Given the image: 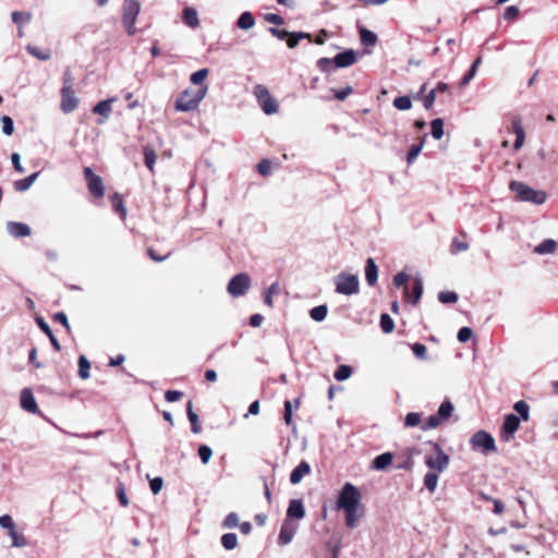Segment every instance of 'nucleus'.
I'll use <instances>...</instances> for the list:
<instances>
[{
  "label": "nucleus",
  "mask_w": 558,
  "mask_h": 558,
  "mask_svg": "<svg viewBox=\"0 0 558 558\" xmlns=\"http://www.w3.org/2000/svg\"><path fill=\"white\" fill-rule=\"evenodd\" d=\"M422 422V414L417 412H410L405 415L404 425L405 427H416Z\"/></svg>",
  "instance_id": "49530a36"
},
{
  "label": "nucleus",
  "mask_w": 558,
  "mask_h": 558,
  "mask_svg": "<svg viewBox=\"0 0 558 558\" xmlns=\"http://www.w3.org/2000/svg\"><path fill=\"white\" fill-rule=\"evenodd\" d=\"M257 169L262 175H268L271 172V163L269 160L264 159L258 163Z\"/></svg>",
  "instance_id": "774afa93"
},
{
  "label": "nucleus",
  "mask_w": 558,
  "mask_h": 558,
  "mask_svg": "<svg viewBox=\"0 0 558 558\" xmlns=\"http://www.w3.org/2000/svg\"><path fill=\"white\" fill-rule=\"evenodd\" d=\"M442 421L438 417L437 414L429 415L426 422L421 426L422 430H428L437 428L441 425Z\"/></svg>",
  "instance_id": "09e8293b"
},
{
  "label": "nucleus",
  "mask_w": 558,
  "mask_h": 558,
  "mask_svg": "<svg viewBox=\"0 0 558 558\" xmlns=\"http://www.w3.org/2000/svg\"><path fill=\"white\" fill-rule=\"evenodd\" d=\"M140 12L141 3L137 0H124L122 22L129 35L136 32L135 22Z\"/></svg>",
  "instance_id": "423d86ee"
},
{
  "label": "nucleus",
  "mask_w": 558,
  "mask_h": 558,
  "mask_svg": "<svg viewBox=\"0 0 558 558\" xmlns=\"http://www.w3.org/2000/svg\"><path fill=\"white\" fill-rule=\"evenodd\" d=\"M208 93V86L190 87L184 89L177 98V110L192 111L196 110Z\"/></svg>",
  "instance_id": "f03ea898"
},
{
  "label": "nucleus",
  "mask_w": 558,
  "mask_h": 558,
  "mask_svg": "<svg viewBox=\"0 0 558 558\" xmlns=\"http://www.w3.org/2000/svg\"><path fill=\"white\" fill-rule=\"evenodd\" d=\"M257 101L266 114H274L278 111V104L264 85H257L254 92Z\"/></svg>",
  "instance_id": "6e6552de"
},
{
  "label": "nucleus",
  "mask_w": 558,
  "mask_h": 558,
  "mask_svg": "<svg viewBox=\"0 0 558 558\" xmlns=\"http://www.w3.org/2000/svg\"><path fill=\"white\" fill-rule=\"evenodd\" d=\"M11 19L12 22L16 24L17 28H22L32 21L33 15L31 12L26 11H14L11 13Z\"/></svg>",
  "instance_id": "393cba45"
},
{
  "label": "nucleus",
  "mask_w": 558,
  "mask_h": 558,
  "mask_svg": "<svg viewBox=\"0 0 558 558\" xmlns=\"http://www.w3.org/2000/svg\"><path fill=\"white\" fill-rule=\"evenodd\" d=\"M365 279L371 287L375 286L378 280V267L371 257L366 259Z\"/></svg>",
  "instance_id": "412c9836"
},
{
  "label": "nucleus",
  "mask_w": 558,
  "mask_h": 558,
  "mask_svg": "<svg viewBox=\"0 0 558 558\" xmlns=\"http://www.w3.org/2000/svg\"><path fill=\"white\" fill-rule=\"evenodd\" d=\"M8 533L12 539L13 547L22 548L27 545V541H26L25 536L23 534H20L15 527L10 530Z\"/></svg>",
  "instance_id": "e433bc0d"
},
{
  "label": "nucleus",
  "mask_w": 558,
  "mask_h": 558,
  "mask_svg": "<svg viewBox=\"0 0 558 558\" xmlns=\"http://www.w3.org/2000/svg\"><path fill=\"white\" fill-rule=\"evenodd\" d=\"M1 122H2V132L7 136H11L13 134V132H14V122H13V120L9 116H3L1 118Z\"/></svg>",
  "instance_id": "603ef678"
},
{
  "label": "nucleus",
  "mask_w": 558,
  "mask_h": 558,
  "mask_svg": "<svg viewBox=\"0 0 558 558\" xmlns=\"http://www.w3.org/2000/svg\"><path fill=\"white\" fill-rule=\"evenodd\" d=\"M520 418L515 414H508L505 417L501 435L505 440H510L519 429Z\"/></svg>",
  "instance_id": "f8f14e48"
},
{
  "label": "nucleus",
  "mask_w": 558,
  "mask_h": 558,
  "mask_svg": "<svg viewBox=\"0 0 558 558\" xmlns=\"http://www.w3.org/2000/svg\"><path fill=\"white\" fill-rule=\"evenodd\" d=\"M85 178L88 182V189L95 197L104 196V184L99 175L95 174L90 168L84 169Z\"/></svg>",
  "instance_id": "9b49d317"
},
{
  "label": "nucleus",
  "mask_w": 558,
  "mask_h": 558,
  "mask_svg": "<svg viewBox=\"0 0 558 558\" xmlns=\"http://www.w3.org/2000/svg\"><path fill=\"white\" fill-rule=\"evenodd\" d=\"M328 308L326 305H318L310 311V316L315 322H323L326 318Z\"/></svg>",
  "instance_id": "58836bf2"
},
{
  "label": "nucleus",
  "mask_w": 558,
  "mask_h": 558,
  "mask_svg": "<svg viewBox=\"0 0 558 558\" xmlns=\"http://www.w3.org/2000/svg\"><path fill=\"white\" fill-rule=\"evenodd\" d=\"M512 126H513V131L517 135V138L514 141V144H513V148L515 150H519L523 144H524V140H525V132H524V129L521 124V121L520 119H514L513 122H512Z\"/></svg>",
  "instance_id": "5701e85b"
},
{
  "label": "nucleus",
  "mask_w": 558,
  "mask_h": 558,
  "mask_svg": "<svg viewBox=\"0 0 558 558\" xmlns=\"http://www.w3.org/2000/svg\"><path fill=\"white\" fill-rule=\"evenodd\" d=\"M481 63H482V58L481 57L476 58V60L471 65L468 74L462 78L461 86H465L471 82V80L475 76Z\"/></svg>",
  "instance_id": "37998d69"
},
{
  "label": "nucleus",
  "mask_w": 558,
  "mask_h": 558,
  "mask_svg": "<svg viewBox=\"0 0 558 558\" xmlns=\"http://www.w3.org/2000/svg\"><path fill=\"white\" fill-rule=\"evenodd\" d=\"M251 287V279L247 274L240 272L232 277V279L228 283V292L234 296L239 298L246 293V291Z\"/></svg>",
  "instance_id": "1a4fd4ad"
},
{
  "label": "nucleus",
  "mask_w": 558,
  "mask_h": 558,
  "mask_svg": "<svg viewBox=\"0 0 558 558\" xmlns=\"http://www.w3.org/2000/svg\"><path fill=\"white\" fill-rule=\"evenodd\" d=\"M38 172H34L33 174L28 175L25 179L17 180L14 182V189L17 192H25L32 187L36 179L38 178Z\"/></svg>",
  "instance_id": "bb28decb"
},
{
  "label": "nucleus",
  "mask_w": 558,
  "mask_h": 558,
  "mask_svg": "<svg viewBox=\"0 0 558 558\" xmlns=\"http://www.w3.org/2000/svg\"><path fill=\"white\" fill-rule=\"evenodd\" d=\"M380 328L385 333H390L395 329L393 319L388 314L380 315Z\"/></svg>",
  "instance_id": "a18cd8bd"
},
{
  "label": "nucleus",
  "mask_w": 558,
  "mask_h": 558,
  "mask_svg": "<svg viewBox=\"0 0 558 558\" xmlns=\"http://www.w3.org/2000/svg\"><path fill=\"white\" fill-rule=\"evenodd\" d=\"M393 456L391 452H384L377 456L371 464V468L376 471H385L392 462Z\"/></svg>",
  "instance_id": "aec40b11"
},
{
  "label": "nucleus",
  "mask_w": 558,
  "mask_h": 558,
  "mask_svg": "<svg viewBox=\"0 0 558 558\" xmlns=\"http://www.w3.org/2000/svg\"><path fill=\"white\" fill-rule=\"evenodd\" d=\"M155 160H156V155H155V151L151 150V149H148L146 148L145 149V163H146V167L153 171L154 170V163H155Z\"/></svg>",
  "instance_id": "e2e57ef3"
},
{
  "label": "nucleus",
  "mask_w": 558,
  "mask_h": 558,
  "mask_svg": "<svg viewBox=\"0 0 558 558\" xmlns=\"http://www.w3.org/2000/svg\"><path fill=\"white\" fill-rule=\"evenodd\" d=\"M221 545L226 550H233L238 546L235 533H226L221 536Z\"/></svg>",
  "instance_id": "f704fd0d"
},
{
  "label": "nucleus",
  "mask_w": 558,
  "mask_h": 558,
  "mask_svg": "<svg viewBox=\"0 0 558 558\" xmlns=\"http://www.w3.org/2000/svg\"><path fill=\"white\" fill-rule=\"evenodd\" d=\"M21 407L23 410L31 412V413L38 412L37 402H36L34 395L29 388H24L21 391Z\"/></svg>",
  "instance_id": "4468645a"
},
{
  "label": "nucleus",
  "mask_w": 558,
  "mask_h": 558,
  "mask_svg": "<svg viewBox=\"0 0 558 558\" xmlns=\"http://www.w3.org/2000/svg\"><path fill=\"white\" fill-rule=\"evenodd\" d=\"M438 300L441 303H454L458 301V294L451 291H442L438 294Z\"/></svg>",
  "instance_id": "6e6d98bb"
},
{
  "label": "nucleus",
  "mask_w": 558,
  "mask_h": 558,
  "mask_svg": "<svg viewBox=\"0 0 558 558\" xmlns=\"http://www.w3.org/2000/svg\"><path fill=\"white\" fill-rule=\"evenodd\" d=\"M255 25V19L253 14L248 11L243 12L236 22V26L241 29L247 31L251 29Z\"/></svg>",
  "instance_id": "cd10ccee"
},
{
  "label": "nucleus",
  "mask_w": 558,
  "mask_h": 558,
  "mask_svg": "<svg viewBox=\"0 0 558 558\" xmlns=\"http://www.w3.org/2000/svg\"><path fill=\"white\" fill-rule=\"evenodd\" d=\"M7 231L14 238L28 236L31 234V228L23 222L10 221L7 223Z\"/></svg>",
  "instance_id": "f3484780"
},
{
  "label": "nucleus",
  "mask_w": 558,
  "mask_h": 558,
  "mask_svg": "<svg viewBox=\"0 0 558 558\" xmlns=\"http://www.w3.org/2000/svg\"><path fill=\"white\" fill-rule=\"evenodd\" d=\"M336 292L343 295L356 294L360 289V281L356 275L340 272L336 279Z\"/></svg>",
  "instance_id": "0eeeda50"
},
{
  "label": "nucleus",
  "mask_w": 558,
  "mask_h": 558,
  "mask_svg": "<svg viewBox=\"0 0 558 558\" xmlns=\"http://www.w3.org/2000/svg\"><path fill=\"white\" fill-rule=\"evenodd\" d=\"M469 248V244L466 242H461L458 239H454L451 244V253L456 254L458 252H464Z\"/></svg>",
  "instance_id": "0e129e2a"
},
{
  "label": "nucleus",
  "mask_w": 558,
  "mask_h": 558,
  "mask_svg": "<svg viewBox=\"0 0 558 558\" xmlns=\"http://www.w3.org/2000/svg\"><path fill=\"white\" fill-rule=\"evenodd\" d=\"M453 410H454V408H453V404L451 403V401L445 400L440 404L436 414L442 422H445L451 416Z\"/></svg>",
  "instance_id": "7c9ffc66"
},
{
  "label": "nucleus",
  "mask_w": 558,
  "mask_h": 558,
  "mask_svg": "<svg viewBox=\"0 0 558 558\" xmlns=\"http://www.w3.org/2000/svg\"><path fill=\"white\" fill-rule=\"evenodd\" d=\"M332 64H335L333 59L329 58H320L317 61V68L323 72H329L332 68Z\"/></svg>",
  "instance_id": "bf43d9fd"
},
{
  "label": "nucleus",
  "mask_w": 558,
  "mask_h": 558,
  "mask_svg": "<svg viewBox=\"0 0 558 558\" xmlns=\"http://www.w3.org/2000/svg\"><path fill=\"white\" fill-rule=\"evenodd\" d=\"M311 473V465L306 461L300 462L290 474V482L293 485L299 484L305 475Z\"/></svg>",
  "instance_id": "a211bd4d"
},
{
  "label": "nucleus",
  "mask_w": 558,
  "mask_h": 558,
  "mask_svg": "<svg viewBox=\"0 0 558 558\" xmlns=\"http://www.w3.org/2000/svg\"><path fill=\"white\" fill-rule=\"evenodd\" d=\"M355 62L356 53L352 49L340 52L333 58V63L336 68H348L354 64Z\"/></svg>",
  "instance_id": "2eb2a0df"
},
{
  "label": "nucleus",
  "mask_w": 558,
  "mask_h": 558,
  "mask_svg": "<svg viewBox=\"0 0 558 558\" xmlns=\"http://www.w3.org/2000/svg\"><path fill=\"white\" fill-rule=\"evenodd\" d=\"M112 205L117 211L121 213V216L124 219L126 216V208L124 207L122 197L119 194H114L112 196Z\"/></svg>",
  "instance_id": "5fc2aeb1"
},
{
  "label": "nucleus",
  "mask_w": 558,
  "mask_h": 558,
  "mask_svg": "<svg viewBox=\"0 0 558 558\" xmlns=\"http://www.w3.org/2000/svg\"><path fill=\"white\" fill-rule=\"evenodd\" d=\"M223 529H234L239 526V515L235 512H230L221 523Z\"/></svg>",
  "instance_id": "de8ad7c7"
},
{
  "label": "nucleus",
  "mask_w": 558,
  "mask_h": 558,
  "mask_svg": "<svg viewBox=\"0 0 558 558\" xmlns=\"http://www.w3.org/2000/svg\"><path fill=\"white\" fill-rule=\"evenodd\" d=\"M60 110L65 113H72L75 111L80 104V98L74 89L73 80L71 75H65L63 85L60 90Z\"/></svg>",
  "instance_id": "20e7f679"
},
{
  "label": "nucleus",
  "mask_w": 558,
  "mask_h": 558,
  "mask_svg": "<svg viewBox=\"0 0 558 558\" xmlns=\"http://www.w3.org/2000/svg\"><path fill=\"white\" fill-rule=\"evenodd\" d=\"M432 136L440 140L444 136V121L440 118L434 119L430 123Z\"/></svg>",
  "instance_id": "a19ab883"
},
{
  "label": "nucleus",
  "mask_w": 558,
  "mask_h": 558,
  "mask_svg": "<svg viewBox=\"0 0 558 558\" xmlns=\"http://www.w3.org/2000/svg\"><path fill=\"white\" fill-rule=\"evenodd\" d=\"M287 515L290 519H303L305 517V509L303 502L299 499H292L289 504Z\"/></svg>",
  "instance_id": "6ab92c4d"
},
{
  "label": "nucleus",
  "mask_w": 558,
  "mask_h": 558,
  "mask_svg": "<svg viewBox=\"0 0 558 558\" xmlns=\"http://www.w3.org/2000/svg\"><path fill=\"white\" fill-rule=\"evenodd\" d=\"M513 409L515 410V412L524 420V421H527L529 420V411H530V408H529V404L525 402V401H518L514 403L513 405Z\"/></svg>",
  "instance_id": "8fccbe9b"
},
{
  "label": "nucleus",
  "mask_w": 558,
  "mask_h": 558,
  "mask_svg": "<svg viewBox=\"0 0 558 558\" xmlns=\"http://www.w3.org/2000/svg\"><path fill=\"white\" fill-rule=\"evenodd\" d=\"M412 294H413V304H417L423 294V280L418 276H416L413 280Z\"/></svg>",
  "instance_id": "ea45409f"
},
{
  "label": "nucleus",
  "mask_w": 558,
  "mask_h": 558,
  "mask_svg": "<svg viewBox=\"0 0 558 558\" xmlns=\"http://www.w3.org/2000/svg\"><path fill=\"white\" fill-rule=\"evenodd\" d=\"M187 416L192 425V432L194 434H198L201 432L199 420L198 415L193 411V403L191 400L187 402Z\"/></svg>",
  "instance_id": "473e14b6"
},
{
  "label": "nucleus",
  "mask_w": 558,
  "mask_h": 558,
  "mask_svg": "<svg viewBox=\"0 0 558 558\" xmlns=\"http://www.w3.org/2000/svg\"><path fill=\"white\" fill-rule=\"evenodd\" d=\"M352 375V368L349 365H340L335 372L333 376L336 380L343 381Z\"/></svg>",
  "instance_id": "c03bdc74"
},
{
  "label": "nucleus",
  "mask_w": 558,
  "mask_h": 558,
  "mask_svg": "<svg viewBox=\"0 0 558 558\" xmlns=\"http://www.w3.org/2000/svg\"><path fill=\"white\" fill-rule=\"evenodd\" d=\"M114 100V98L101 100L93 108L94 113L102 117V119L98 121L99 124H102L110 117L112 111V102Z\"/></svg>",
  "instance_id": "dca6fc26"
},
{
  "label": "nucleus",
  "mask_w": 558,
  "mask_h": 558,
  "mask_svg": "<svg viewBox=\"0 0 558 558\" xmlns=\"http://www.w3.org/2000/svg\"><path fill=\"white\" fill-rule=\"evenodd\" d=\"M509 189L510 191L515 193L517 199L520 202L542 205L547 199V193L545 191L534 190L521 181H511L509 184Z\"/></svg>",
  "instance_id": "7ed1b4c3"
},
{
  "label": "nucleus",
  "mask_w": 558,
  "mask_h": 558,
  "mask_svg": "<svg viewBox=\"0 0 558 558\" xmlns=\"http://www.w3.org/2000/svg\"><path fill=\"white\" fill-rule=\"evenodd\" d=\"M519 14H520V10H519V8H518L517 5H510V7H508V8L505 10V12H504V19H505L506 21L511 22V21L517 20V19H518V16H519Z\"/></svg>",
  "instance_id": "13d9d810"
},
{
  "label": "nucleus",
  "mask_w": 558,
  "mask_h": 558,
  "mask_svg": "<svg viewBox=\"0 0 558 558\" xmlns=\"http://www.w3.org/2000/svg\"><path fill=\"white\" fill-rule=\"evenodd\" d=\"M470 442L473 449H482L486 454L496 451L494 437L485 430L475 433Z\"/></svg>",
  "instance_id": "9d476101"
},
{
  "label": "nucleus",
  "mask_w": 558,
  "mask_h": 558,
  "mask_svg": "<svg viewBox=\"0 0 558 558\" xmlns=\"http://www.w3.org/2000/svg\"><path fill=\"white\" fill-rule=\"evenodd\" d=\"M149 486L153 494L157 495L163 486V480L161 477H154L149 481Z\"/></svg>",
  "instance_id": "69168bd1"
},
{
  "label": "nucleus",
  "mask_w": 558,
  "mask_h": 558,
  "mask_svg": "<svg viewBox=\"0 0 558 558\" xmlns=\"http://www.w3.org/2000/svg\"><path fill=\"white\" fill-rule=\"evenodd\" d=\"M287 37H289L288 41H287L288 47L293 49L298 46V44L301 39H305V38L311 39V34L304 33V32H294V33H289V35Z\"/></svg>",
  "instance_id": "72a5a7b5"
},
{
  "label": "nucleus",
  "mask_w": 558,
  "mask_h": 558,
  "mask_svg": "<svg viewBox=\"0 0 558 558\" xmlns=\"http://www.w3.org/2000/svg\"><path fill=\"white\" fill-rule=\"evenodd\" d=\"M360 38L362 44L367 47L374 46L377 43V35L374 32L368 31L366 28H362L360 31Z\"/></svg>",
  "instance_id": "c9c22d12"
},
{
  "label": "nucleus",
  "mask_w": 558,
  "mask_h": 558,
  "mask_svg": "<svg viewBox=\"0 0 558 558\" xmlns=\"http://www.w3.org/2000/svg\"><path fill=\"white\" fill-rule=\"evenodd\" d=\"M433 451L424 457L425 464L433 471L444 472L449 465V456L437 442H432Z\"/></svg>",
  "instance_id": "39448f33"
},
{
  "label": "nucleus",
  "mask_w": 558,
  "mask_h": 558,
  "mask_svg": "<svg viewBox=\"0 0 558 558\" xmlns=\"http://www.w3.org/2000/svg\"><path fill=\"white\" fill-rule=\"evenodd\" d=\"M412 351H413L414 355L417 359H421V360L426 359L427 349H426V347L424 344H422V343H414L412 345Z\"/></svg>",
  "instance_id": "052dcab7"
},
{
  "label": "nucleus",
  "mask_w": 558,
  "mask_h": 558,
  "mask_svg": "<svg viewBox=\"0 0 558 558\" xmlns=\"http://www.w3.org/2000/svg\"><path fill=\"white\" fill-rule=\"evenodd\" d=\"M198 456L204 464H207L213 456V450L207 445H202L198 448Z\"/></svg>",
  "instance_id": "864d4df0"
},
{
  "label": "nucleus",
  "mask_w": 558,
  "mask_h": 558,
  "mask_svg": "<svg viewBox=\"0 0 558 558\" xmlns=\"http://www.w3.org/2000/svg\"><path fill=\"white\" fill-rule=\"evenodd\" d=\"M472 329L470 327H462L459 331H458V340L460 342H466L471 337H472Z\"/></svg>",
  "instance_id": "338daca9"
},
{
  "label": "nucleus",
  "mask_w": 558,
  "mask_h": 558,
  "mask_svg": "<svg viewBox=\"0 0 558 558\" xmlns=\"http://www.w3.org/2000/svg\"><path fill=\"white\" fill-rule=\"evenodd\" d=\"M78 375L82 379H87L89 377L90 363L86 359V356L81 355L78 359Z\"/></svg>",
  "instance_id": "79ce46f5"
},
{
  "label": "nucleus",
  "mask_w": 558,
  "mask_h": 558,
  "mask_svg": "<svg viewBox=\"0 0 558 558\" xmlns=\"http://www.w3.org/2000/svg\"><path fill=\"white\" fill-rule=\"evenodd\" d=\"M336 506L337 509L344 511L345 525L349 529L356 527L360 520L365 514V508L362 504V494L360 489L351 483H345L342 486Z\"/></svg>",
  "instance_id": "f257e3e1"
},
{
  "label": "nucleus",
  "mask_w": 558,
  "mask_h": 558,
  "mask_svg": "<svg viewBox=\"0 0 558 558\" xmlns=\"http://www.w3.org/2000/svg\"><path fill=\"white\" fill-rule=\"evenodd\" d=\"M393 106L399 110H409L412 107V101L408 96L397 97L393 100Z\"/></svg>",
  "instance_id": "3c124183"
},
{
  "label": "nucleus",
  "mask_w": 558,
  "mask_h": 558,
  "mask_svg": "<svg viewBox=\"0 0 558 558\" xmlns=\"http://www.w3.org/2000/svg\"><path fill=\"white\" fill-rule=\"evenodd\" d=\"M409 280V275L405 272H399L393 278V284L396 287H404V293L408 294V287L407 282Z\"/></svg>",
  "instance_id": "4d7b16f0"
},
{
  "label": "nucleus",
  "mask_w": 558,
  "mask_h": 558,
  "mask_svg": "<svg viewBox=\"0 0 558 558\" xmlns=\"http://www.w3.org/2000/svg\"><path fill=\"white\" fill-rule=\"evenodd\" d=\"M426 137L427 135L425 134L423 136V138L420 141L418 144H414L411 146L409 153H408V156H407V161L409 165L413 163L414 160L416 159V157L420 155V153L422 151L423 147H424V144H425V141H426Z\"/></svg>",
  "instance_id": "c756f323"
},
{
  "label": "nucleus",
  "mask_w": 558,
  "mask_h": 558,
  "mask_svg": "<svg viewBox=\"0 0 558 558\" xmlns=\"http://www.w3.org/2000/svg\"><path fill=\"white\" fill-rule=\"evenodd\" d=\"M28 53H31L33 57L37 58L38 60L46 61L49 60L51 57V53L49 50L41 49L40 47L28 45L26 47Z\"/></svg>",
  "instance_id": "2f4dec72"
},
{
  "label": "nucleus",
  "mask_w": 558,
  "mask_h": 558,
  "mask_svg": "<svg viewBox=\"0 0 558 558\" xmlns=\"http://www.w3.org/2000/svg\"><path fill=\"white\" fill-rule=\"evenodd\" d=\"M558 243L553 239H546L534 247V253L538 255L553 254L556 252Z\"/></svg>",
  "instance_id": "4be33fe9"
},
{
  "label": "nucleus",
  "mask_w": 558,
  "mask_h": 558,
  "mask_svg": "<svg viewBox=\"0 0 558 558\" xmlns=\"http://www.w3.org/2000/svg\"><path fill=\"white\" fill-rule=\"evenodd\" d=\"M209 74V70L207 68L201 69L190 76V82L195 85V87L208 86L205 84V81Z\"/></svg>",
  "instance_id": "a878e982"
},
{
  "label": "nucleus",
  "mask_w": 558,
  "mask_h": 558,
  "mask_svg": "<svg viewBox=\"0 0 558 558\" xmlns=\"http://www.w3.org/2000/svg\"><path fill=\"white\" fill-rule=\"evenodd\" d=\"M296 525L292 522L286 520L280 529L278 542L280 545H288L292 542L295 533H296Z\"/></svg>",
  "instance_id": "ddd939ff"
},
{
  "label": "nucleus",
  "mask_w": 558,
  "mask_h": 558,
  "mask_svg": "<svg viewBox=\"0 0 558 558\" xmlns=\"http://www.w3.org/2000/svg\"><path fill=\"white\" fill-rule=\"evenodd\" d=\"M182 19L184 24L191 28H196L199 25L198 14L194 8H185Z\"/></svg>",
  "instance_id": "b1692460"
},
{
  "label": "nucleus",
  "mask_w": 558,
  "mask_h": 558,
  "mask_svg": "<svg viewBox=\"0 0 558 558\" xmlns=\"http://www.w3.org/2000/svg\"><path fill=\"white\" fill-rule=\"evenodd\" d=\"M280 291L279 282H274L264 294V302L267 306L271 307L274 305V295L278 294Z\"/></svg>",
  "instance_id": "4c0bfd02"
},
{
  "label": "nucleus",
  "mask_w": 558,
  "mask_h": 558,
  "mask_svg": "<svg viewBox=\"0 0 558 558\" xmlns=\"http://www.w3.org/2000/svg\"><path fill=\"white\" fill-rule=\"evenodd\" d=\"M438 472L432 471L427 472L424 476V486L429 493H434L438 485Z\"/></svg>",
  "instance_id": "c85d7f7f"
},
{
  "label": "nucleus",
  "mask_w": 558,
  "mask_h": 558,
  "mask_svg": "<svg viewBox=\"0 0 558 558\" xmlns=\"http://www.w3.org/2000/svg\"><path fill=\"white\" fill-rule=\"evenodd\" d=\"M0 526L8 530V532H9L13 527H15V523H14L13 519L11 518V515L3 514L0 517Z\"/></svg>",
  "instance_id": "680f3d73"
}]
</instances>
